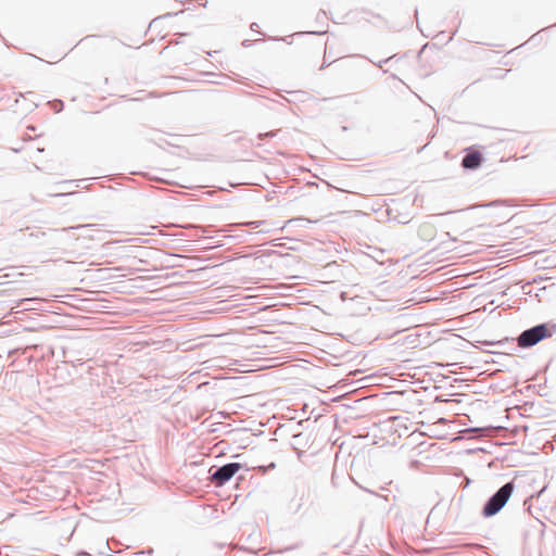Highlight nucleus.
Returning <instances> with one entry per match:
<instances>
[{
  "instance_id": "3",
  "label": "nucleus",
  "mask_w": 556,
  "mask_h": 556,
  "mask_svg": "<svg viewBox=\"0 0 556 556\" xmlns=\"http://www.w3.org/2000/svg\"><path fill=\"white\" fill-rule=\"evenodd\" d=\"M241 466L238 463L227 464L218 468L212 476V481L217 485H223L229 481L239 470Z\"/></svg>"
},
{
  "instance_id": "4",
  "label": "nucleus",
  "mask_w": 556,
  "mask_h": 556,
  "mask_svg": "<svg viewBox=\"0 0 556 556\" xmlns=\"http://www.w3.org/2000/svg\"><path fill=\"white\" fill-rule=\"evenodd\" d=\"M480 163H481V154H480V152L475 151V152L468 153L463 159L462 164L465 168L473 169V168H477L480 165Z\"/></svg>"
},
{
  "instance_id": "2",
  "label": "nucleus",
  "mask_w": 556,
  "mask_h": 556,
  "mask_svg": "<svg viewBox=\"0 0 556 556\" xmlns=\"http://www.w3.org/2000/svg\"><path fill=\"white\" fill-rule=\"evenodd\" d=\"M548 336L549 333L546 326L539 325L523 331L518 338V345L521 348L532 346Z\"/></svg>"
},
{
  "instance_id": "5",
  "label": "nucleus",
  "mask_w": 556,
  "mask_h": 556,
  "mask_svg": "<svg viewBox=\"0 0 556 556\" xmlns=\"http://www.w3.org/2000/svg\"><path fill=\"white\" fill-rule=\"evenodd\" d=\"M276 134L274 131H270V132H266V134H261L260 135V138L262 139L263 137H274Z\"/></svg>"
},
{
  "instance_id": "1",
  "label": "nucleus",
  "mask_w": 556,
  "mask_h": 556,
  "mask_svg": "<svg viewBox=\"0 0 556 556\" xmlns=\"http://www.w3.org/2000/svg\"><path fill=\"white\" fill-rule=\"evenodd\" d=\"M514 490L513 482L504 484L484 505L483 516L491 517L497 514L505 506Z\"/></svg>"
}]
</instances>
